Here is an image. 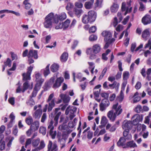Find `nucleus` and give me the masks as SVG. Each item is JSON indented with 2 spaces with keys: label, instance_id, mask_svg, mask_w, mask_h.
I'll return each mask as SVG.
<instances>
[{
  "label": "nucleus",
  "instance_id": "1",
  "mask_svg": "<svg viewBox=\"0 0 151 151\" xmlns=\"http://www.w3.org/2000/svg\"><path fill=\"white\" fill-rule=\"evenodd\" d=\"M54 21L55 23H57L58 22V19L55 18L54 14L52 13H50L45 19V22L43 23L44 27L46 28L51 27L52 22Z\"/></svg>",
  "mask_w": 151,
  "mask_h": 151
},
{
  "label": "nucleus",
  "instance_id": "2",
  "mask_svg": "<svg viewBox=\"0 0 151 151\" xmlns=\"http://www.w3.org/2000/svg\"><path fill=\"white\" fill-rule=\"evenodd\" d=\"M55 79L54 77H52L48 83V85L49 86H51L52 85V88L56 89L59 87L63 81V78L62 77L57 78L54 83Z\"/></svg>",
  "mask_w": 151,
  "mask_h": 151
},
{
  "label": "nucleus",
  "instance_id": "3",
  "mask_svg": "<svg viewBox=\"0 0 151 151\" xmlns=\"http://www.w3.org/2000/svg\"><path fill=\"white\" fill-rule=\"evenodd\" d=\"M122 111V110L121 109V107L119 106L114 112L113 110L109 111L107 113V116L110 120L113 122L115 121L117 115L118 116L120 114Z\"/></svg>",
  "mask_w": 151,
  "mask_h": 151
},
{
  "label": "nucleus",
  "instance_id": "4",
  "mask_svg": "<svg viewBox=\"0 0 151 151\" xmlns=\"http://www.w3.org/2000/svg\"><path fill=\"white\" fill-rule=\"evenodd\" d=\"M41 104L36 105L34 107V110H36L32 115L34 118L36 119H39L42 113V110Z\"/></svg>",
  "mask_w": 151,
  "mask_h": 151
},
{
  "label": "nucleus",
  "instance_id": "5",
  "mask_svg": "<svg viewBox=\"0 0 151 151\" xmlns=\"http://www.w3.org/2000/svg\"><path fill=\"white\" fill-rule=\"evenodd\" d=\"M77 109V108L75 106H69L67 108L65 111V114L67 115L70 114L69 117L70 120H72L75 116L74 114Z\"/></svg>",
  "mask_w": 151,
  "mask_h": 151
},
{
  "label": "nucleus",
  "instance_id": "6",
  "mask_svg": "<svg viewBox=\"0 0 151 151\" xmlns=\"http://www.w3.org/2000/svg\"><path fill=\"white\" fill-rule=\"evenodd\" d=\"M142 115L138 114L134 115L132 118V123L134 125H137L140 122L142 121Z\"/></svg>",
  "mask_w": 151,
  "mask_h": 151
},
{
  "label": "nucleus",
  "instance_id": "7",
  "mask_svg": "<svg viewBox=\"0 0 151 151\" xmlns=\"http://www.w3.org/2000/svg\"><path fill=\"white\" fill-rule=\"evenodd\" d=\"M109 105V100L107 99H103L100 105V110L101 111H103L106 109Z\"/></svg>",
  "mask_w": 151,
  "mask_h": 151
},
{
  "label": "nucleus",
  "instance_id": "8",
  "mask_svg": "<svg viewBox=\"0 0 151 151\" xmlns=\"http://www.w3.org/2000/svg\"><path fill=\"white\" fill-rule=\"evenodd\" d=\"M35 81L37 83L35 85H37L38 86L41 87V85L44 81V79L41 78V74L39 72H35Z\"/></svg>",
  "mask_w": 151,
  "mask_h": 151
},
{
  "label": "nucleus",
  "instance_id": "9",
  "mask_svg": "<svg viewBox=\"0 0 151 151\" xmlns=\"http://www.w3.org/2000/svg\"><path fill=\"white\" fill-rule=\"evenodd\" d=\"M23 80L25 81L23 85V88L22 90V92L23 93H24L26 90L29 88L31 89H32L33 87V83H31V86L30 87L29 81L30 80H24L23 79Z\"/></svg>",
  "mask_w": 151,
  "mask_h": 151
},
{
  "label": "nucleus",
  "instance_id": "10",
  "mask_svg": "<svg viewBox=\"0 0 151 151\" xmlns=\"http://www.w3.org/2000/svg\"><path fill=\"white\" fill-rule=\"evenodd\" d=\"M33 67L30 66L28 67L27 69V71L26 73H23L22 74V76L23 77V79L24 80H30V75L32 73Z\"/></svg>",
  "mask_w": 151,
  "mask_h": 151
},
{
  "label": "nucleus",
  "instance_id": "11",
  "mask_svg": "<svg viewBox=\"0 0 151 151\" xmlns=\"http://www.w3.org/2000/svg\"><path fill=\"white\" fill-rule=\"evenodd\" d=\"M58 150L57 146L55 142L52 143L49 141L48 145V151H57Z\"/></svg>",
  "mask_w": 151,
  "mask_h": 151
},
{
  "label": "nucleus",
  "instance_id": "12",
  "mask_svg": "<svg viewBox=\"0 0 151 151\" xmlns=\"http://www.w3.org/2000/svg\"><path fill=\"white\" fill-rule=\"evenodd\" d=\"M87 15L90 20L91 22H93L95 20L97 14L95 11L93 10L90 11L88 12Z\"/></svg>",
  "mask_w": 151,
  "mask_h": 151
},
{
  "label": "nucleus",
  "instance_id": "13",
  "mask_svg": "<svg viewBox=\"0 0 151 151\" xmlns=\"http://www.w3.org/2000/svg\"><path fill=\"white\" fill-rule=\"evenodd\" d=\"M28 58H33L35 59L38 58L37 51V50H29L28 54L27 55Z\"/></svg>",
  "mask_w": 151,
  "mask_h": 151
},
{
  "label": "nucleus",
  "instance_id": "14",
  "mask_svg": "<svg viewBox=\"0 0 151 151\" xmlns=\"http://www.w3.org/2000/svg\"><path fill=\"white\" fill-rule=\"evenodd\" d=\"M39 127V122L35 121L33 122L30 126V128L32 131L35 132L38 130Z\"/></svg>",
  "mask_w": 151,
  "mask_h": 151
},
{
  "label": "nucleus",
  "instance_id": "15",
  "mask_svg": "<svg viewBox=\"0 0 151 151\" xmlns=\"http://www.w3.org/2000/svg\"><path fill=\"white\" fill-rule=\"evenodd\" d=\"M151 17L150 16L146 15L142 19V22L144 25L150 24L151 22Z\"/></svg>",
  "mask_w": 151,
  "mask_h": 151
},
{
  "label": "nucleus",
  "instance_id": "16",
  "mask_svg": "<svg viewBox=\"0 0 151 151\" xmlns=\"http://www.w3.org/2000/svg\"><path fill=\"white\" fill-rule=\"evenodd\" d=\"M104 40L106 42V44L104 48L106 49L109 47L110 44L114 41L115 40L114 38H104Z\"/></svg>",
  "mask_w": 151,
  "mask_h": 151
},
{
  "label": "nucleus",
  "instance_id": "17",
  "mask_svg": "<svg viewBox=\"0 0 151 151\" xmlns=\"http://www.w3.org/2000/svg\"><path fill=\"white\" fill-rule=\"evenodd\" d=\"M121 9L122 11H124L126 10L124 14V15H126L127 13H129L131 12L132 7H130L129 8L127 7H126L125 6V3L124 2H123L122 4Z\"/></svg>",
  "mask_w": 151,
  "mask_h": 151
},
{
  "label": "nucleus",
  "instance_id": "18",
  "mask_svg": "<svg viewBox=\"0 0 151 151\" xmlns=\"http://www.w3.org/2000/svg\"><path fill=\"white\" fill-rule=\"evenodd\" d=\"M127 140L123 137H121L117 143V144L119 146H122L123 148H126L125 146V142Z\"/></svg>",
  "mask_w": 151,
  "mask_h": 151
},
{
  "label": "nucleus",
  "instance_id": "19",
  "mask_svg": "<svg viewBox=\"0 0 151 151\" xmlns=\"http://www.w3.org/2000/svg\"><path fill=\"white\" fill-rule=\"evenodd\" d=\"M131 125V123L130 121L125 120L123 122L122 127L123 129H129Z\"/></svg>",
  "mask_w": 151,
  "mask_h": 151
},
{
  "label": "nucleus",
  "instance_id": "20",
  "mask_svg": "<svg viewBox=\"0 0 151 151\" xmlns=\"http://www.w3.org/2000/svg\"><path fill=\"white\" fill-rule=\"evenodd\" d=\"M50 64H48L44 69L41 70V73H43L45 77H46L50 73L49 66Z\"/></svg>",
  "mask_w": 151,
  "mask_h": 151
},
{
  "label": "nucleus",
  "instance_id": "21",
  "mask_svg": "<svg viewBox=\"0 0 151 151\" xmlns=\"http://www.w3.org/2000/svg\"><path fill=\"white\" fill-rule=\"evenodd\" d=\"M124 129L123 133L124 137L127 140L131 139L132 137L131 135L129 134V129Z\"/></svg>",
  "mask_w": 151,
  "mask_h": 151
},
{
  "label": "nucleus",
  "instance_id": "22",
  "mask_svg": "<svg viewBox=\"0 0 151 151\" xmlns=\"http://www.w3.org/2000/svg\"><path fill=\"white\" fill-rule=\"evenodd\" d=\"M101 47L99 44H96L93 47V52L95 54H98L100 51Z\"/></svg>",
  "mask_w": 151,
  "mask_h": 151
},
{
  "label": "nucleus",
  "instance_id": "23",
  "mask_svg": "<svg viewBox=\"0 0 151 151\" xmlns=\"http://www.w3.org/2000/svg\"><path fill=\"white\" fill-rule=\"evenodd\" d=\"M4 137V135L2 134L0 135V151H2L5 148V142L3 140Z\"/></svg>",
  "mask_w": 151,
  "mask_h": 151
},
{
  "label": "nucleus",
  "instance_id": "24",
  "mask_svg": "<svg viewBox=\"0 0 151 151\" xmlns=\"http://www.w3.org/2000/svg\"><path fill=\"white\" fill-rule=\"evenodd\" d=\"M60 96L65 103H68L70 101V98L68 96L61 94L60 95Z\"/></svg>",
  "mask_w": 151,
  "mask_h": 151
},
{
  "label": "nucleus",
  "instance_id": "25",
  "mask_svg": "<svg viewBox=\"0 0 151 151\" xmlns=\"http://www.w3.org/2000/svg\"><path fill=\"white\" fill-rule=\"evenodd\" d=\"M40 86H38L37 85H35L33 91L32 92V95L30 96L31 98L35 97L36 96L37 92L40 89Z\"/></svg>",
  "mask_w": 151,
  "mask_h": 151
},
{
  "label": "nucleus",
  "instance_id": "26",
  "mask_svg": "<svg viewBox=\"0 0 151 151\" xmlns=\"http://www.w3.org/2000/svg\"><path fill=\"white\" fill-rule=\"evenodd\" d=\"M73 12L78 17H79L81 14L83 12V11L81 9L75 8L74 9Z\"/></svg>",
  "mask_w": 151,
  "mask_h": 151
},
{
  "label": "nucleus",
  "instance_id": "27",
  "mask_svg": "<svg viewBox=\"0 0 151 151\" xmlns=\"http://www.w3.org/2000/svg\"><path fill=\"white\" fill-rule=\"evenodd\" d=\"M139 93L137 92H136L133 96V103H135L139 101L141 99L140 97L138 96Z\"/></svg>",
  "mask_w": 151,
  "mask_h": 151
},
{
  "label": "nucleus",
  "instance_id": "28",
  "mask_svg": "<svg viewBox=\"0 0 151 151\" xmlns=\"http://www.w3.org/2000/svg\"><path fill=\"white\" fill-rule=\"evenodd\" d=\"M103 37L105 38H111L112 37V34L109 31H104L101 33Z\"/></svg>",
  "mask_w": 151,
  "mask_h": 151
},
{
  "label": "nucleus",
  "instance_id": "29",
  "mask_svg": "<svg viewBox=\"0 0 151 151\" xmlns=\"http://www.w3.org/2000/svg\"><path fill=\"white\" fill-rule=\"evenodd\" d=\"M55 99H53L49 102L48 103V111H50L52 110L53 108L55 106Z\"/></svg>",
  "mask_w": 151,
  "mask_h": 151
},
{
  "label": "nucleus",
  "instance_id": "30",
  "mask_svg": "<svg viewBox=\"0 0 151 151\" xmlns=\"http://www.w3.org/2000/svg\"><path fill=\"white\" fill-rule=\"evenodd\" d=\"M137 147V145L133 140L127 142L126 146V147L130 148H134Z\"/></svg>",
  "mask_w": 151,
  "mask_h": 151
},
{
  "label": "nucleus",
  "instance_id": "31",
  "mask_svg": "<svg viewBox=\"0 0 151 151\" xmlns=\"http://www.w3.org/2000/svg\"><path fill=\"white\" fill-rule=\"evenodd\" d=\"M119 85V83H117L116 81H114L112 84H109V88L113 89L115 88L116 89H118Z\"/></svg>",
  "mask_w": 151,
  "mask_h": 151
},
{
  "label": "nucleus",
  "instance_id": "32",
  "mask_svg": "<svg viewBox=\"0 0 151 151\" xmlns=\"http://www.w3.org/2000/svg\"><path fill=\"white\" fill-rule=\"evenodd\" d=\"M68 57V53L66 52H63L60 57V60L62 62H65L67 60Z\"/></svg>",
  "mask_w": 151,
  "mask_h": 151
},
{
  "label": "nucleus",
  "instance_id": "33",
  "mask_svg": "<svg viewBox=\"0 0 151 151\" xmlns=\"http://www.w3.org/2000/svg\"><path fill=\"white\" fill-rule=\"evenodd\" d=\"M119 5L116 3H114L111 7V11L112 12H116L119 9Z\"/></svg>",
  "mask_w": 151,
  "mask_h": 151
},
{
  "label": "nucleus",
  "instance_id": "34",
  "mask_svg": "<svg viewBox=\"0 0 151 151\" xmlns=\"http://www.w3.org/2000/svg\"><path fill=\"white\" fill-rule=\"evenodd\" d=\"M82 21L83 23L87 24L88 22H91L87 14L83 15L82 17Z\"/></svg>",
  "mask_w": 151,
  "mask_h": 151
},
{
  "label": "nucleus",
  "instance_id": "35",
  "mask_svg": "<svg viewBox=\"0 0 151 151\" xmlns=\"http://www.w3.org/2000/svg\"><path fill=\"white\" fill-rule=\"evenodd\" d=\"M150 35V29H146L144 30L142 33V37L143 38L148 37Z\"/></svg>",
  "mask_w": 151,
  "mask_h": 151
},
{
  "label": "nucleus",
  "instance_id": "36",
  "mask_svg": "<svg viewBox=\"0 0 151 151\" xmlns=\"http://www.w3.org/2000/svg\"><path fill=\"white\" fill-rule=\"evenodd\" d=\"M59 65L56 63H54L52 64L51 67V70L53 72H56L58 70Z\"/></svg>",
  "mask_w": 151,
  "mask_h": 151
},
{
  "label": "nucleus",
  "instance_id": "37",
  "mask_svg": "<svg viewBox=\"0 0 151 151\" xmlns=\"http://www.w3.org/2000/svg\"><path fill=\"white\" fill-rule=\"evenodd\" d=\"M108 121V120L106 116H103L102 117L101 122V125L103 127H104L107 123Z\"/></svg>",
  "mask_w": 151,
  "mask_h": 151
},
{
  "label": "nucleus",
  "instance_id": "38",
  "mask_svg": "<svg viewBox=\"0 0 151 151\" xmlns=\"http://www.w3.org/2000/svg\"><path fill=\"white\" fill-rule=\"evenodd\" d=\"M25 121L27 124L29 125L32 123L33 119L32 116H29L26 118Z\"/></svg>",
  "mask_w": 151,
  "mask_h": 151
},
{
  "label": "nucleus",
  "instance_id": "39",
  "mask_svg": "<svg viewBox=\"0 0 151 151\" xmlns=\"http://www.w3.org/2000/svg\"><path fill=\"white\" fill-rule=\"evenodd\" d=\"M61 114V112H59L56 114V115L55 117L54 120L55 122L54 124V125L55 126H56L57 125L58 123V119Z\"/></svg>",
  "mask_w": 151,
  "mask_h": 151
},
{
  "label": "nucleus",
  "instance_id": "40",
  "mask_svg": "<svg viewBox=\"0 0 151 151\" xmlns=\"http://www.w3.org/2000/svg\"><path fill=\"white\" fill-rule=\"evenodd\" d=\"M93 3L92 2L87 1L85 4V7L86 9H90L92 7Z\"/></svg>",
  "mask_w": 151,
  "mask_h": 151
},
{
  "label": "nucleus",
  "instance_id": "41",
  "mask_svg": "<svg viewBox=\"0 0 151 151\" xmlns=\"http://www.w3.org/2000/svg\"><path fill=\"white\" fill-rule=\"evenodd\" d=\"M29 0H25L23 2V4L25 5V8L26 9H29L31 7V4L29 2Z\"/></svg>",
  "mask_w": 151,
  "mask_h": 151
},
{
  "label": "nucleus",
  "instance_id": "42",
  "mask_svg": "<svg viewBox=\"0 0 151 151\" xmlns=\"http://www.w3.org/2000/svg\"><path fill=\"white\" fill-rule=\"evenodd\" d=\"M49 133L52 139L55 138L56 135V132L55 131H53V130H50Z\"/></svg>",
  "mask_w": 151,
  "mask_h": 151
},
{
  "label": "nucleus",
  "instance_id": "43",
  "mask_svg": "<svg viewBox=\"0 0 151 151\" xmlns=\"http://www.w3.org/2000/svg\"><path fill=\"white\" fill-rule=\"evenodd\" d=\"M66 18V14L65 13H63L60 15L58 17L60 21H63Z\"/></svg>",
  "mask_w": 151,
  "mask_h": 151
},
{
  "label": "nucleus",
  "instance_id": "44",
  "mask_svg": "<svg viewBox=\"0 0 151 151\" xmlns=\"http://www.w3.org/2000/svg\"><path fill=\"white\" fill-rule=\"evenodd\" d=\"M70 22V20L69 19H67L64 22V23H63L64 29L68 27L69 25Z\"/></svg>",
  "mask_w": 151,
  "mask_h": 151
},
{
  "label": "nucleus",
  "instance_id": "45",
  "mask_svg": "<svg viewBox=\"0 0 151 151\" xmlns=\"http://www.w3.org/2000/svg\"><path fill=\"white\" fill-rule=\"evenodd\" d=\"M46 132V128L44 127H41L40 128V132L43 135L45 134Z\"/></svg>",
  "mask_w": 151,
  "mask_h": 151
},
{
  "label": "nucleus",
  "instance_id": "46",
  "mask_svg": "<svg viewBox=\"0 0 151 151\" xmlns=\"http://www.w3.org/2000/svg\"><path fill=\"white\" fill-rule=\"evenodd\" d=\"M40 139H39L33 140L32 142V145L33 146L36 147L38 145Z\"/></svg>",
  "mask_w": 151,
  "mask_h": 151
},
{
  "label": "nucleus",
  "instance_id": "47",
  "mask_svg": "<svg viewBox=\"0 0 151 151\" xmlns=\"http://www.w3.org/2000/svg\"><path fill=\"white\" fill-rule=\"evenodd\" d=\"M129 73L128 71L124 72L123 75V78L124 81H127V79L129 78Z\"/></svg>",
  "mask_w": 151,
  "mask_h": 151
},
{
  "label": "nucleus",
  "instance_id": "48",
  "mask_svg": "<svg viewBox=\"0 0 151 151\" xmlns=\"http://www.w3.org/2000/svg\"><path fill=\"white\" fill-rule=\"evenodd\" d=\"M73 7V4L71 3H68L66 7V9L67 10L69 11L72 9Z\"/></svg>",
  "mask_w": 151,
  "mask_h": 151
},
{
  "label": "nucleus",
  "instance_id": "49",
  "mask_svg": "<svg viewBox=\"0 0 151 151\" xmlns=\"http://www.w3.org/2000/svg\"><path fill=\"white\" fill-rule=\"evenodd\" d=\"M45 144L43 140H42L40 143V145L39 147L37 148V149L39 150L43 149L45 147Z\"/></svg>",
  "mask_w": 151,
  "mask_h": 151
},
{
  "label": "nucleus",
  "instance_id": "50",
  "mask_svg": "<svg viewBox=\"0 0 151 151\" xmlns=\"http://www.w3.org/2000/svg\"><path fill=\"white\" fill-rule=\"evenodd\" d=\"M14 138L13 137H12L7 144V146L8 148L6 149V150H9L10 147H11L12 145V142L13 140L14 139Z\"/></svg>",
  "mask_w": 151,
  "mask_h": 151
},
{
  "label": "nucleus",
  "instance_id": "51",
  "mask_svg": "<svg viewBox=\"0 0 151 151\" xmlns=\"http://www.w3.org/2000/svg\"><path fill=\"white\" fill-rule=\"evenodd\" d=\"M11 60L9 58H7L6 61L4 63L5 66L10 67L11 65Z\"/></svg>",
  "mask_w": 151,
  "mask_h": 151
},
{
  "label": "nucleus",
  "instance_id": "52",
  "mask_svg": "<svg viewBox=\"0 0 151 151\" xmlns=\"http://www.w3.org/2000/svg\"><path fill=\"white\" fill-rule=\"evenodd\" d=\"M142 107L140 105H137L135 108L134 111L137 113H140L142 110Z\"/></svg>",
  "mask_w": 151,
  "mask_h": 151
},
{
  "label": "nucleus",
  "instance_id": "53",
  "mask_svg": "<svg viewBox=\"0 0 151 151\" xmlns=\"http://www.w3.org/2000/svg\"><path fill=\"white\" fill-rule=\"evenodd\" d=\"M27 103L28 105L32 106L34 105L35 103L34 100L32 98L30 99L27 102Z\"/></svg>",
  "mask_w": 151,
  "mask_h": 151
},
{
  "label": "nucleus",
  "instance_id": "54",
  "mask_svg": "<svg viewBox=\"0 0 151 151\" xmlns=\"http://www.w3.org/2000/svg\"><path fill=\"white\" fill-rule=\"evenodd\" d=\"M53 122L52 120H51L48 127V129H50V130H53L54 127L53 125Z\"/></svg>",
  "mask_w": 151,
  "mask_h": 151
},
{
  "label": "nucleus",
  "instance_id": "55",
  "mask_svg": "<svg viewBox=\"0 0 151 151\" xmlns=\"http://www.w3.org/2000/svg\"><path fill=\"white\" fill-rule=\"evenodd\" d=\"M16 85L18 86L16 89V92L17 93H19L21 91H22V89H21V86L19 85V82H18V83L16 84Z\"/></svg>",
  "mask_w": 151,
  "mask_h": 151
},
{
  "label": "nucleus",
  "instance_id": "56",
  "mask_svg": "<svg viewBox=\"0 0 151 151\" xmlns=\"http://www.w3.org/2000/svg\"><path fill=\"white\" fill-rule=\"evenodd\" d=\"M10 54L12 60H17L18 59V56L16 54L12 52H11Z\"/></svg>",
  "mask_w": 151,
  "mask_h": 151
},
{
  "label": "nucleus",
  "instance_id": "57",
  "mask_svg": "<svg viewBox=\"0 0 151 151\" xmlns=\"http://www.w3.org/2000/svg\"><path fill=\"white\" fill-rule=\"evenodd\" d=\"M100 91V89L97 91L93 90V94L95 97L97 98L99 96Z\"/></svg>",
  "mask_w": 151,
  "mask_h": 151
},
{
  "label": "nucleus",
  "instance_id": "58",
  "mask_svg": "<svg viewBox=\"0 0 151 151\" xmlns=\"http://www.w3.org/2000/svg\"><path fill=\"white\" fill-rule=\"evenodd\" d=\"M75 6H76L77 7V8L78 9H81L83 6V4L81 2H77L75 3Z\"/></svg>",
  "mask_w": 151,
  "mask_h": 151
},
{
  "label": "nucleus",
  "instance_id": "59",
  "mask_svg": "<svg viewBox=\"0 0 151 151\" xmlns=\"http://www.w3.org/2000/svg\"><path fill=\"white\" fill-rule=\"evenodd\" d=\"M93 54L91 53L90 55L89 58L91 60H94L96 58L98 55V54Z\"/></svg>",
  "mask_w": 151,
  "mask_h": 151
},
{
  "label": "nucleus",
  "instance_id": "60",
  "mask_svg": "<svg viewBox=\"0 0 151 151\" xmlns=\"http://www.w3.org/2000/svg\"><path fill=\"white\" fill-rule=\"evenodd\" d=\"M32 139L31 138L27 139L25 145V147H26L28 145L30 144L31 143Z\"/></svg>",
  "mask_w": 151,
  "mask_h": 151
},
{
  "label": "nucleus",
  "instance_id": "61",
  "mask_svg": "<svg viewBox=\"0 0 151 151\" xmlns=\"http://www.w3.org/2000/svg\"><path fill=\"white\" fill-rule=\"evenodd\" d=\"M96 30V28L95 26H92L89 29L90 33H93L95 32Z\"/></svg>",
  "mask_w": 151,
  "mask_h": 151
},
{
  "label": "nucleus",
  "instance_id": "62",
  "mask_svg": "<svg viewBox=\"0 0 151 151\" xmlns=\"http://www.w3.org/2000/svg\"><path fill=\"white\" fill-rule=\"evenodd\" d=\"M101 96L102 97L107 99L109 97V94L107 93H103L101 94Z\"/></svg>",
  "mask_w": 151,
  "mask_h": 151
},
{
  "label": "nucleus",
  "instance_id": "63",
  "mask_svg": "<svg viewBox=\"0 0 151 151\" xmlns=\"http://www.w3.org/2000/svg\"><path fill=\"white\" fill-rule=\"evenodd\" d=\"M8 101L10 104L11 105H14L15 102L14 99V97H11L9 98L8 100Z\"/></svg>",
  "mask_w": 151,
  "mask_h": 151
},
{
  "label": "nucleus",
  "instance_id": "64",
  "mask_svg": "<svg viewBox=\"0 0 151 151\" xmlns=\"http://www.w3.org/2000/svg\"><path fill=\"white\" fill-rule=\"evenodd\" d=\"M149 47H150L149 49L151 50V41L150 40H148L147 43L145 45V48L146 49Z\"/></svg>",
  "mask_w": 151,
  "mask_h": 151
}]
</instances>
